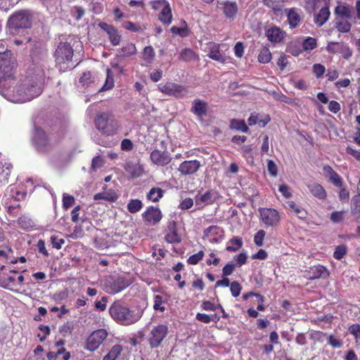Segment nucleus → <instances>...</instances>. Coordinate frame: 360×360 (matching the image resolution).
Returning a JSON list of instances; mask_svg holds the SVG:
<instances>
[{
	"mask_svg": "<svg viewBox=\"0 0 360 360\" xmlns=\"http://www.w3.org/2000/svg\"><path fill=\"white\" fill-rule=\"evenodd\" d=\"M344 45L335 42H329L326 47V49L330 53H337L343 49Z\"/></svg>",
	"mask_w": 360,
	"mask_h": 360,
	"instance_id": "51",
	"label": "nucleus"
},
{
	"mask_svg": "<svg viewBox=\"0 0 360 360\" xmlns=\"http://www.w3.org/2000/svg\"><path fill=\"white\" fill-rule=\"evenodd\" d=\"M143 217L148 224H155L161 220L162 213L159 208L150 206L143 213Z\"/></svg>",
	"mask_w": 360,
	"mask_h": 360,
	"instance_id": "12",
	"label": "nucleus"
},
{
	"mask_svg": "<svg viewBox=\"0 0 360 360\" xmlns=\"http://www.w3.org/2000/svg\"><path fill=\"white\" fill-rule=\"evenodd\" d=\"M14 60L12 53L8 51L4 42L0 41V86L4 87L6 79H10L11 70H13Z\"/></svg>",
	"mask_w": 360,
	"mask_h": 360,
	"instance_id": "2",
	"label": "nucleus"
},
{
	"mask_svg": "<svg viewBox=\"0 0 360 360\" xmlns=\"http://www.w3.org/2000/svg\"><path fill=\"white\" fill-rule=\"evenodd\" d=\"M230 290L233 297H238L241 291V285L237 281H233L230 285Z\"/></svg>",
	"mask_w": 360,
	"mask_h": 360,
	"instance_id": "53",
	"label": "nucleus"
},
{
	"mask_svg": "<svg viewBox=\"0 0 360 360\" xmlns=\"http://www.w3.org/2000/svg\"><path fill=\"white\" fill-rule=\"evenodd\" d=\"M203 256V251H199L198 253L190 256L189 258L188 259V262L190 264H197L198 262L202 259Z\"/></svg>",
	"mask_w": 360,
	"mask_h": 360,
	"instance_id": "54",
	"label": "nucleus"
},
{
	"mask_svg": "<svg viewBox=\"0 0 360 360\" xmlns=\"http://www.w3.org/2000/svg\"><path fill=\"white\" fill-rule=\"evenodd\" d=\"M312 69L314 74L317 78L321 77L326 72L325 67L319 63L314 64Z\"/></svg>",
	"mask_w": 360,
	"mask_h": 360,
	"instance_id": "52",
	"label": "nucleus"
},
{
	"mask_svg": "<svg viewBox=\"0 0 360 360\" xmlns=\"http://www.w3.org/2000/svg\"><path fill=\"white\" fill-rule=\"evenodd\" d=\"M108 332L105 329H98L92 332L86 341V349L94 352L96 350L108 337Z\"/></svg>",
	"mask_w": 360,
	"mask_h": 360,
	"instance_id": "6",
	"label": "nucleus"
},
{
	"mask_svg": "<svg viewBox=\"0 0 360 360\" xmlns=\"http://www.w3.org/2000/svg\"><path fill=\"white\" fill-rule=\"evenodd\" d=\"M158 87L162 94L176 98H182L188 93L186 87L173 82L160 84Z\"/></svg>",
	"mask_w": 360,
	"mask_h": 360,
	"instance_id": "5",
	"label": "nucleus"
},
{
	"mask_svg": "<svg viewBox=\"0 0 360 360\" xmlns=\"http://www.w3.org/2000/svg\"><path fill=\"white\" fill-rule=\"evenodd\" d=\"M214 200V193L212 191H207L202 195L195 197V203L197 205L211 204Z\"/></svg>",
	"mask_w": 360,
	"mask_h": 360,
	"instance_id": "26",
	"label": "nucleus"
},
{
	"mask_svg": "<svg viewBox=\"0 0 360 360\" xmlns=\"http://www.w3.org/2000/svg\"><path fill=\"white\" fill-rule=\"evenodd\" d=\"M261 152L262 153L269 155V139L268 136H264L263 139L262 145L261 147Z\"/></svg>",
	"mask_w": 360,
	"mask_h": 360,
	"instance_id": "63",
	"label": "nucleus"
},
{
	"mask_svg": "<svg viewBox=\"0 0 360 360\" xmlns=\"http://www.w3.org/2000/svg\"><path fill=\"white\" fill-rule=\"evenodd\" d=\"M34 141L38 150L44 152L50 147V143L46 133L41 129H37L34 134Z\"/></svg>",
	"mask_w": 360,
	"mask_h": 360,
	"instance_id": "11",
	"label": "nucleus"
},
{
	"mask_svg": "<svg viewBox=\"0 0 360 360\" xmlns=\"http://www.w3.org/2000/svg\"><path fill=\"white\" fill-rule=\"evenodd\" d=\"M72 55L73 50L70 45L66 42L60 43L55 52L56 60L58 63L70 61Z\"/></svg>",
	"mask_w": 360,
	"mask_h": 360,
	"instance_id": "9",
	"label": "nucleus"
},
{
	"mask_svg": "<svg viewBox=\"0 0 360 360\" xmlns=\"http://www.w3.org/2000/svg\"><path fill=\"white\" fill-rule=\"evenodd\" d=\"M305 51H311L316 47V40L312 37H307L302 44Z\"/></svg>",
	"mask_w": 360,
	"mask_h": 360,
	"instance_id": "48",
	"label": "nucleus"
},
{
	"mask_svg": "<svg viewBox=\"0 0 360 360\" xmlns=\"http://www.w3.org/2000/svg\"><path fill=\"white\" fill-rule=\"evenodd\" d=\"M38 329L40 332L37 336L39 338L40 342H44L46 339V337L50 334V328L48 326L41 324L39 326Z\"/></svg>",
	"mask_w": 360,
	"mask_h": 360,
	"instance_id": "43",
	"label": "nucleus"
},
{
	"mask_svg": "<svg viewBox=\"0 0 360 360\" xmlns=\"http://www.w3.org/2000/svg\"><path fill=\"white\" fill-rule=\"evenodd\" d=\"M98 26L107 34L110 43L113 46H118L120 44L122 37L114 26L104 22H99Z\"/></svg>",
	"mask_w": 360,
	"mask_h": 360,
	"instance_id": "10",
	"label": "nucleus"
},
{
	"mask_svg": "<svg viewBox=\"0 0 360 360\" xmlns=\"http://www.w3.org/2000/svg\"><path fill=\"white\" fill-rule=\"evenodd\" d=\"M198 160H188L183 162L179 167V171L182 174H191L195 173L200 167Z\"/></svg>",
	"mask_w": 360,
	"mask_h": 360,
	"instance_id": "16",
	"label": "nucleus"
},
{
	"mask_svg": "<svg viewBox=\"0 0 360 360\" xmlns=\"http://www.w3.org/2000/svg\"><path fill=\"white\" fill-rule=\"evenodd\" d=\"M193 199L188 198L181 201L179 207L182 210H188V209L191 208L193 206Z\"/></svg>",
	"mask_w": 360,
	"mask_h": 360,
	"instance_id": "64",
	"label": "nucleus"
},
{
	"mask_svg": "<svg viewBox=\"0 0 360 360\" xmlns=\"http://www.w3.org/2000/svg\"><path fill=\"white\" fill-rule=\"evenodd\" d=\"M335 12L340 17L350 19L352 17L351 8L346 4L338 6Z\"/></svg>",
	"mask_w": 360,
	"mask_h": 360,
	"instance_id": "33",
	"label": "nucleus"
},
{
	"mask_svg": "<svg viewBox=\"0 0 360 360\" xmlns=\"http://www.w3.org/2000/svg\"><path fill=\"white\" fill-rule=\"evenodd\" d=\"M223 12L226 18L233 19L238 12V6L236 2L225 1L221 4Z\"/></svg>",
	"mask_w": 360,
	"mask_h": 360,
	"instance_id": "24",
	"label": "nucleus"
},
{
	"mask_svg": "<svg viewBox=\"0 0 360 360\" xmlns=\"http://www.w3.org/2000/svg\"><path fill=\"white\" fill-rule=\"evenodd\" d=\"M155 56V52L151 46H146L143 49L142 52V59L146 65H150L153 62Z\"/></svg>",
	"mask_w": 360,
	"mask_h": 360,
	"instance_id": "29",
	"label": "nucleus"
},
{
	"mask_svg": "<svg viewBox=\"0 0 360 360\" xmlns=\"http://www.w3.org/2000/svg\"><path fill=\"white\" fill-rule=\"evenodd\" d=\"M330 14L328 8H322L315 17V23L319 26H322L328 20Z\"/></svg>",
	"mask_w": 360,
	"mask_h": 360,
	"instance_id": "28",
	"label": "nucleus"
},
{
	"mask_svg": "<svg viewBox=\"0 0 360 360\" xmlns=\"http://www.w3.org/2000/svg\"><path fill=\"white\" fill-rule=\"evenodd\" d=\"M243 156L249 160L250 159L251 162H253V156H252V148L250 146H244L241 148Z\"/></svg>",
	"mask_w": 360,
	"mask_h": 360,
	"instance_id": "60",
	"label": "nucleus"
},
{
	"mask_svg": "<svg viewBox=\"0 0 360 360\" xmlns=\"http://www.w3.org/2000/svg\"><path fill=\"white\" fill-rule=\"evenodd\" d=\"M266 233L264 230H259L254 237V242L257 246L263 245V240L265 237Z\"/></svg>",
	"mask_w": 360,
	"mask_h": 360,
	"instance_id": "55",
	"label": "nucleus"
},
{
	"mask_svg": "<svg viewBox=\"0 0 360 360\" xmlns=\"http://www.w3.org/2000/svg\"><path fill=\"white\" fill-rule=\"evenodd\" d=\"M229 243L232 245H229L226 248V250L228 251H232V252L237 251L243 245L242 240L240 238H233V239H231L229 241Z\"/></svg>",
	"mask_w": 360,
	"mask_h": 360,
	"instance_id": "47",
	"label": "nucleus"
},
{
	"mask_svg": "<svg viewBox=\"0 0 360 360\" xmlns=\"http://www.w3.org/2000/svg\"><path fill=\"white\" fill-rule=\"evenodd\" d=\"M117 323L124 325L129 326L131 323L136 322L139 319L137 316H113Z\"/></svg>",
	"mask_w": 360,
	"mask_h": 360,
	"instance_id": "39",
	"label": "nucleus"
},
{
	"mask_svg": "<svg viewBox=\"0 0 360 360\" xmlns=\"http://www.w3.org/2000/svg\"><path fill=\"white\" fill-rule=\"evenodd\" d=\"M143 204L141 200L137 199L131 200L128 205L127 209L131 213H136L142 208Z\"/></svg>",
	"mask_w": 360,
	"mask_h": 360,
	"instance_id": "41",
	"label": "nucleus"
},
{
	"mask_svg": "<svg viewBox=\"0 0 360 360\" xmlns=\"http://www.w3.org/2000/svg\"><path fill=\"white\" fill-rule=\"evenodd\" d=\"M285 33L278 27H271L266 32V36L271 42L278 43L283 40Z\"/></svg>",
	"mask_w": 360,
	"mask_h": 360,
	"instance_id": "21",
	"label": "nucleus"
},
{
	"mask_svg": "<svg viewBox=\"0 0 360 360\" xmlns=\"http://www.w3.org/2000/svg\"><path fill=\"white\" fill-rule=\"evenodd\" d=\"M172 11L170 7L168 4L165 5L163 8L162 9L160 15H159V20L165 23V24H169L172 21Z\"/></svg>",
	"mask_w": 360,
	"mask_h": 360,
	"instance_id": "32",
	"label": "nucleus"
},
{
	"mask_svg": "<svg viewBox=\"0 0 360 360\" xmlns=\"http://www.w3.org/2000/svg\"><path fill=\"white\" fill-rule=\"evenodd\" d=\"M103 165H104L103 158L101 156L98 155V156L94 157L92 159L91 168L92 170L96 171L98 169L103 167Z\"/></svg>",
	"mask_w": 360,
	"mask_h": 360,
	"instance_id": "50",
	"label": "nucleus"
},
{
	"mask_svg": "<svg viewBox=\"0 0 360 360\" xmlns=\"http://www.w3.org/2000/svg\"><path fill=\"white\" fill-rule=\"evenodd\" d=\"M124 169L132 178L139 177L143 173L142 166L139 163L128 162L126 164Z\"/></svg>",
	"mask_w": 360,
	"mask_h": 360,
	"instance_id": "25",
	"label": "nucleus"
},
{
	"mask_svg": "<svg viewBox=\"0 0 360 360\" xmlns=\"http://www.w3.org/2000/svg\"><path fill=\"white\" fill-rule=\"evenodd\" d=\"M271 59V53L269 49L264 47L261 51L258 56V60L262 63H267Z\"/></svg>",
	"mask_w": 360,
	"mask_h": 360,
	"instance_id": "42",
	"label": "nucleus"
},
{
	"mask_svg": "<svg viewBox=\"0 0 360 360\" xmlns=\"http://www.w3.org/2000/svg\"><path fill=\"white\" fill-rule=\"evenodd\" d=\"M124 56H130L136 53V48L134 44H128L122 48Z\"/></svg>",
	"mask_w": 360,
	"mask_h": 360,
	"instance_id": "49",
	"label": "nucleus"
},
{
	"mask_svg": "<svg viewBox=\"0 0 360 360\" xmlns=\"http://www.w3.org/2000/svg\"><path fill=\"white\" fill-rule=\"evenodd\" d=\"M307 187L314 197L320 200H324L326 198V192L321 184L317 183L308 184Z\"/></svg>",
	"mask_w": 360,
	"mask_h": 360,
	"instance_id": "23",
	"label": "nucleus"
},
{
	"mask_svg": "<svg viewBox=\"0 0 360 360\" xmlns=\"http://www.w3.org/2000/svg\"><path fill=\"white\" fill-rule=\"evenodd\" d=\"M329 276V272L327 269L321 265L314 266L310 268L309 271L307 273V276L310 280L317 279V278H326Z\"/></svg>",
	"mask_w": 360,
	"mask_h": 360,
	"instance_id": "17",
	"label": "nucleus"
},
{
	"mask_svg": "<svg viewBox=\"0 0 360 360\" xmlns=\"http://www.w3.org/2000/svg\"><path fill=\"white\" fill-rule=\"evenodd\" d=\"M73 329V323L72 322L68 321L65 324H63L59 329V331L63 335H66L67 334H70Z\"/></svg>",
	"mask_w": 360,
	"mask_h": 360,
	"instance_id": "56",
	"label": "nucleus"
},
{
	"mask_svg": "<svg viewBox=\"0 0 360 360\" xmlns=\"http://www.w3.org/2000/svg\"><path fill=\"white\" fill-rule=\"evenodd\" d=\"M122 27L131 32H141L143 31L146 27L144 26H142L139 24H136L130 21H125L122 24Z\"/></svg>",
	"mask_w": 360,
	"mask_h": 360,
	"instance_id": "40",
	"label": "nucleus"
},
{
	"mask_svg": "<svg viewBox=\"0 0 360 360\" xmlns=\"http://www.w3.org/2000/svg\"><path fill=\"white\" fill-rule=\"evenodd\" d=\"M32 24V16L25 11L18 12L13 15L8 22L9 32L12 34L19 32L20 30L30 27Z\"/></svg>",
	"mask_w": 360,
	"mask_h": 360,
	"instance_id": "3",
	"label": "nucleus"
},
{
	"mask_svg": "<svg viewBox=\"0 0 360 360\" xmlns=\"http://www.w3.org/2000/svg\"><path fill=\"white\" fill-rule=\"evenodd\" d=\"M130 285V282L124 277H117L116 279L110 278L105 284V289L109 294H116L121 292Z\"/></svg>",
	"mask_w": 360,
	"mask_h": 360,
	"instance_id": "8",
	"label": "nucleus"
},
{
	"mask_svg": "<svg viewBox=\"0 0 360 360\" xmlns=\"http://www.w3.org/2000/svg\"><path fill=\"white\" fill-rule=\"evenodd\" d=\"M351 211L354 214L360 213V195H356L352 198Z\"/></svg>",
	"mask_w": 360,
	"mask_h": 360,
	"instance_id": "46",
	"label": "nucleus"
},
{
	"mask_svg": "<svg viewBox=\"0 0 360 360\" xmlns=\"http://www.w3.org/2000/svg\"><path fill=\"white\" fill-rule=\"evenodd\" d=\"M352 25L345 20H340L336 22V28L340 32H348L351 30Z\"/></svg>",
	"mask_w": 360,
	"mask_h": 360,
	"instance_id": "44",
	"label": "nucleus"
},
{
	"mask_svg": "<svg viewBox=\"0 0 360 360\" xmlns=\"http://www.w3.org/2000/svg\"><path fill=\"white\" fill-rule=\"evenodd\" d=\"M207 56L211 59L221 63H225L226 60L220 52L219 45L217 44H210L209 45Z\"/></svg>",
	"mask_w": 360,
	"mask_h": 360,
	"instance_id": "22",
	"label": "nucleus"
},
{
	"mask_svg": "<svg viewBox=\"0 0 360 360\" xmlns=\"http://www.w3.org/2000/svg\"><path fill=\"white\" fill-rule=\"evenodd\" d=\"M288 206L297 215L300 219H304L307 217V212L301 207L297 205L294 202H288Z\"/></svg>",
	"mask_w": 360,
	"mask_h": 360,
	"instance_id": "38",
	"label": "nucleus"
},
{
	"mask_svg": "<svg viewBox=\"0 0 360 360\" xmlns=\"http://www.w3.org/2000/svg\"><path fill=\"white\" fill-rule=\"evenodd\" d=\"M163 302V299L160 295H155L154 298V309L155 310H159L162 312L164 311L165 307L162 306Z\"/></svg>",
	"mask_w": 360,
	"mask_h": 360,
	"instance_id": "57",
	"label": "nucleus"
},
{
	"mask_svg": "<svg viewBox=\"0 0 360 360\" xmlns=\"http://www.w3.org/2000/svg\"><path fill=\"white\" fill-rule=\"evenodd\" d=\"M230 127L244 133H247L249 130L248 127L244 120H232L231 121Z\"/></svg>",
	"mask_w": 360,
	"mask_h": 360,
	"instance_id": "36",
	"label": "nucleus"
},
{
	"mask_svg": "<svg viewBox=\"0 0 360 360\" xmlns=\"http://www.w3.org/2000/svg\"><path fill=\"white\" fill-rule=\"evenodd\" d=\"M265 6L271 8L274 11H279L283 6V0H263Z\"/></svg>",
	"mask_w": 360,
	"mask_h": 360,
	"instance_id": "37",
	"label": "nucleus"
},
{
	"mask_svg": "<svg viewBox=\"0 0 360 360\" xmlns=\"http://www.w3.org/2000/svg\"><path fill=\"white\" fill-rule=\"evenodd\" d=\"M51 242L53 248L59 250L62 248V245L65 243V240L63 238H58L56 236H52L51 237Z\"/></svg>",
	"mask_w": 360,
	"mask_h": 360,
	"instance_id": "61",
	"label": "nucleus"
},
{
	"mask_svg": "<svg viewBox=\"0 0 360 360\" xmlns=\"http://www.w3.org/2000/svg\"><path fill=\"white\" fill-rule=\"evenodd\" d=\"M267 168H268V171H269V174L272 176H277V174H278L277 166L273 160H268Z\"/></svg>",
	"mask_w": 360,
	"mask_h": 360,
	"instance_id": "62",
	"label": "nucleus"
},
{
	"mask_svg": "<svg viewBox=\"0 0 360 360\" xmlns=\"http://www.w3.org/2000/svg\"><path fill=\"white\" fill-rule=\"evenodd\" d=\"M165 239L167 242L171 243L180 242L181 238L177 233L176 223L174 221L169 222L166 231Z\"/></svg>",
	"mask_w": 360,
	"mask_h": 360,
	"instance_id": "18",
	"label": "nucleus"
},
{
	"mask_svg": "<svg viewBox=\"0 0 360 360\" xmlns=\"http://www.w3.org/2000/svg\"><path fill=\"white\" fill-rule=\"evenodd\" d=\"M75 202V198L68 194L65 193L63 198V207L67 209L73 205Z\"/></svg>",
	"mask_w": 360,
	"mask_h": 360,
	"instance_id": "59",
	"label": "nucleus"
},
{
	"mask_svg": "<svg viewBox=\"0 0 360 360\" xmlns=\"http://www.w3.org/2000/svg\"><path fill=\"white\" fill-rule=\"evenodd\" d=\"M9 79H5L4 87L0 86V94L13 103H25L38 96L41 93V84L32 77L21 79L14 84L13 70H11Z\"/></svg>",
	"mask_w": 360,
	"mask_h": 360,
	"instance_id": "1",
	"label": "nucleus"
},
{
	"mask_svg": "<svg viewBox=\"0 0 360 360\" xmlns=\"http://www.w3.org/2000/svg\"><path fill=\"white\" fill-rule=\"evenodd\" d=\"M346 254V247L345 245H339L335 248L333 256L337 259H340Z\"/></svg>",
	"mask_w": 360,
	"mask_h": 360,
	"instance_id": "58",
	"label": "nucleus"
},
{
	"mask_svg": "<svg viewBox=\"0 0 360 360\" xmlns=\"http://www.w3.org/2000/svg\"><path fill=\"white\" fill-rule=\"evenodd\" d=\"M113 121L112 115L109 112H103L97 115L95 120L96 127L103 133H108V125Z\"/></svg>",
	"mask_w": 360,
	"mask_h": 360,
	"instance_id": "14",
	"label": "nucleus"
},
{
	"mask_svg": "<svg viewBox=\"0 0 360 360\" xmlns=\"http://www.w3.org/2000/svg\"><path fill=\"white\" fill-rule=\"evenodd\" d=\"M259 212L261 221L267 226H275L280 222L279 212L275 209L261 207Z\"/></svg>",
	"mask_w": 360,
	"mask_h": 360,
	"instance_id": "7",
	"label": "nucleus"
},
{
	"mask_svg": "<svg viewBox=\"0 0 360 360\" xmlns=\"http://www.w3.org/2000/svg\"><path fill=\"white\" fill-rule=\"evenodd\" d=\"M123 350L120 345L112 346L109 352L103 357V360H116Z\"/></svg>",
	"mask_w": 360,
	"mask_h": 360,
	"instance_id": "31",
	"label": "nucleus"
},
{
	"mask_svg": "<svg viewBox=\"0 0 360 360\" xmlns=\"http://www.w3.org/2000/svg\"><path fill=\"white\" fill-rule=\"evenodd\" d=\"M205 235L210 242L217 243L222 237L223 231L217 226H211L205 229Z\"/></svg>",
	"mask_w": 360,
	"mask_h": 360,
	"instance_id": "20",
	"label": "nucleus"
},
{
	"mask_svg": "<svg viewBox=\"0 0 360 360\" xmlns=\"http://www.w3.org/2000/svg\"><path fill=\"white\" fill-rule=\"evenodd\" d=\"M164 191L160 188H152L148 192V199L153 202H158L163 196Z\"/></svg>",
	"mask_w": 360,
	"mask_h": 360,
	"instance_id": "35",
	"label": "nucleus"
},
{
	"mask_svg": "<svg viewBox=\"0 0 360 360\" xmlns=\"http://www.w3.org/2000/svg\"><path fill=\"white\" fill-rule=\"evenodd\" d=\"M110 315H127L128 308L120 302H114L109 309Z\"/></svg>",
	"mask_w": 360,
	"mask_h": 360,
	"instance_id": "27",
	"label": "nucleus"
},
{
	"mask_svg": "<svg viewBox=\"0 0 360 360\" xmlns=\"http://www.w3.org/2000/svg\"><path fill=\"white\" fill-rule=\"evenodd\" d=\"M114 86V79L112 72L110 70H107V76L105 84L102 87V90H109Z\"/></svg>",
	"mask_w": 360,
	"mask_h": 360,
	"instance_id": "45",
	"label": "nucleus"
},
{
	"mask_svg": "<svg viewBox=\"0 0 360 360\" xmlns=\"http://www.w3.org/2000/svg\"><path fill=\"white\" fill-rule=\"evenodd\" d=\"M179 58L186 62L197 60L198 56L191 49H183L179 56Z\"/></svg>",
	"mask_w": 360,
	"mask_h": 360,
	"instance_id": "34",
	"label": "nucleus"
},
{
	"mask_svg": "<svg viewBox=\"0 0 360 360\" xmlns=\"http://www.w3.org/2000/svg\"><path fill=\"white\" fill-rule=\"evenodd\" d=\"M168 333V328L164 324H159L152 328L148 342L150 348L159 347Z\"/></svg>",
	"mask_w": 360,
	"mask_h": 360,
	"instance_id": "4",
	"label": "nucleus"
},
{
	"mask_svg": "<svg viewBox=\"0 0 360 360\" xmlns=\"http://www.w3.org/2000/svg\"><path fill=\"white\" fill-rule=\"evenodd\" d=\"M150 159L154 164L160 166L166 165L171 161V158L167 153L162 152L159 150H154L151 153Z\"/></svg>",
	"mask_w": 360,
	"mask_h": 360,
	"instance_id": "15",
	"label": "nucleus"
},
{
	"mask_svg": "<svg viewBox=\"0 0 360 360\" xmlns=\"http://www.w3.org/2000/svg\"><path fill=\"white\" fill-rule=\"evenodd\" d=\"M208 104L207 102L195 98L193 100L191 111L198 117L202 118L207 114Z\"/></svg>",
	"mask_w": 360,
	"mask_h": 360,
	"instance_id": "13",
	"label": "nucleus"
},
{
	"mask_svg": "<svg viewBox=\"0 0 360 360\" xmlns=\"http://www.w3.org/2000/svg\"><path fill=\"white\" fill-rule=\"evenodd\" d=\"M288 21L290 28L296 27L301 22V17L299 10L295 8L285 9Z\"/></svg>",
	"mask_w": 360,
	"mask_h": 360,
	"instance_id": "19",
	"label": "nucleus"
},
{
	"mask_svg": "<svg viewBox=\"0 0 360 360\" xmlns=\"http://www.w3.org/2000/svg\"><path fill=\"white\" fill-rule=\"evenodd\" d=\"M318 333L321 336L326 337L328 341V344L333 348H340L342 347L343 342L340 338L335 337L333 335H328L327 333L323 332H319Z\"/></svg>",
	"mask_w": 360,
	"mask_h": 360,
	"instance_id": "30",
	"label": "nucleus"
}]
</instances>
